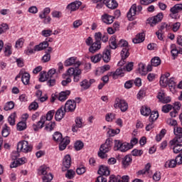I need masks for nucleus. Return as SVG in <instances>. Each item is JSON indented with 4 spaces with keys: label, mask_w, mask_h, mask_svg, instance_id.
<instances>
[{
    "label": "nucleus",
    "mask_w": 182,
    "mask_h": 182,
    "mask_svg": "<svg viewBox=\"0 0 182 182\" xmlns=\"http://www.w3.org/2000/svg\"><path fill=\"white\" fill-rule=\"evenodd\" d=\"M110 47L109 48H106L102 55V58L103 59L104 62L105 63H109V62H110V59H111V50H110Z\"/></svg>",
    "instance_id": "obj_17"
},
{
    "label": "nucleus",
    "mask_w": 182,
    "mask_h": 182,
    "mask_svg": "<svg viewBox=\"0 0 182 182\" xmlns=\"http://www.w3.org/2000/svg\"><path fill=\"white\" fill-rule=\"evenodd\" d=\"M182 141H175L173 144H171V141H169V146L171 149H173V153L175 154H178V153H181L182 151V144H180Z\"/></svg>",
    "instance_id": "obj_9"
},
{
    "label": "nucleus",
    "mask_w": 182,
    "mask_h": 182,
    "mask_svg": "<svg viewBox=\"0 0 182 182\" xmlns=\"http://www.w3.org/2000/svg\"><path fill=\"white\" fill-rule=\"evenodd\" d=\"M75 149L77 150V151H79V150H82L83 149V142L80 141H77L75 144Z\"/></svg>",
    "instance_id": "obj_54"
},
{
    "label": "nucleus",
    "mask_w": 182,
    "mask_h": 182,
    "mask_svg": "<svg viewBox=\"0 0 182 182\" xmlns=\"http://www.w3.org/2000/svg\"><path fill=\"white\" fill-rule=\"evenodd\" d=\"M18 151H23V153H29L32 151V146L29 145V142L27 141H19L17 144Z\"/></svg>",
    "instance_id": "obj_4"
},
{
    "label": "nucleus",
    "mask_w": 182,
    "mask_h": 182,
    "mask_svg": "<svg viewBox=\"0 0 182 182\" xmlns=\"http://www.w3.org/2000/svg\"><path fill=\"white\" fill-rule=\"evenodd\" d=\"M161 64V60H160L159 57H154L151 60V66H159Z\"/></svg>",
    "instance_id": "obj_38"
},
{
    "label": "nucleus",
    "mask_w": 182,
    "mask_h": 182,
    "mask_svg": "<svg viewBox=\"0 0 182 182\" xmlns=\"http://www.w3.org/2000/svg\"><path fill=\"white\" fill-rule=\"evenodd\" d=\"M55 114V110H50L48 112L46 117V120H48V122H50L52 119H53V116Z\"/></svg>",
    "instance_id": "obj_50"
},
{
    "label": "nucleus",
    "mask_w": 182,
    "mask_h": 182,
    "mask_svg": "<svg viewBox=\"0 0 182 182\" xmlns=\"http://www.w3.org/2000/svg\"><path fill=\"white\" fill-rule=\"evenodd\" d=\"M119 133H120V129H109L107 131V134L109 136V137H114V136H116V134H119Z\"/></svg>",
    "instance_id": "obj_37"
},
{
    "label": "nucleus",
    "mask_w": 182,
    "mask_h": 182,
    "mask_svg": "<svg viewBox=\"0 0 182 182\" xmlns=\"http://www.w3.org/2000/svg\"><path fill=\"white\" fill-rule=\"evenodd\" d=\"M66 178H68L69 180H72L73 177H75V171L70 169L67 171V173H65Z\"/></svg>",
    "instance_id": "obj_49"
},
{
    "label": "nucleus",
    "mask_w": 182,
    "mask_h": 182,
    "mask_svg": "<svg viewBox=\"0 0 182 182\" xmlns=\"http://www.w3.org/2000/svg\"><path fill=\"white\" fill-rule=\"evenodd\" d=\"M116 117V114L114 113H108L105 116L106 122H113Z\"/></svg>",
    "instance_id": "obj_47"
},
{
    "label": "nucleus",
    "mask_w": 182,
    "mask_h": 182,
    "mask_svg": "<svg viewBox=\"0 0 182 182\" xmlns=\"http://www.w3.org/2000/svg\"><path fill=\"white\" fill-rule=\"evenodd\" d=\"M63 109L67 113H69V112H75V109H76V102L72 100H68L63 107Z\"/></svg>",
    "instance_id": "obj_8"
},
{
    "label": "nucleus",
    "mask_w": 182,
    "mask_h": 182,
    "mask_svg": "<svg viewBox=\"0 0 182 182\" xmlns=\"http://www.w3.org/2000/svg\"><path fill=\"white\" fill-rule=\"evenodd\" d=\"M17 129L19 132H22V130H25L26 129V123L24 122H20L17 124Z\"/></svg>",
    "instance_id": "obj_53"
},
{
    "label": "nucleus",
    "mask_w": 182,
    "mask_h": 182,
    "mask_svg": "<svg viewBox=\"0 0 182 182\" xmlns=\"http://www.w3.org/2000/svg\"><path fill=\"white\" fill-rule=\"evenodd\" d=\"M161 178V175L160 174V172H155L153 176L154 181H160Z\"/></svg>",
    "instance_id": "obj_63"
},
{
    "label": "nucleus",
    "mask_w": 182,
    "mask_h": 182,
    "mask_svg": "<svg viewBox=\"0 0 182 182\" xmlns=\"http://www.w3.org/2000/svg\"><path fill=\"white\" fill-rule=\"evenodd\" d=\"M69 143H70V140H69V137L67 136L63 139L61 141H60V145H59L60 150L61 151L65 150V149H66Z\"/></svg>",
    "instance_id": "obj_23"
},
{
    "label": "nucleus",
    "mask_w": 182,
    "mask_h": 182,
    "mask_svg": "<svg viewBox=\"0 0 182 182\" xmlns=\"http://www.w3.org/2000/svg\"><path fill=\"white\" fill-rule=\"evenodd\" d=\"M66 114V112H65V109L63 108V106H62L60 109H58L55 115V119L56 122H60L63 117H65V115Z\"/></svg>",
    "instance_id": "obj_15"
},
{
    "label": "nucleus",
    "mask_w": 182,
    "mask_h": 182,
    "mask_svg": "<svg viewBox=\"0 0 182 182\" xmlns=\"http://www.w3.org/2000/svg\"><path fill=\"white\" fill-rule=\"evenodd\" d=\"M181 26V23L180 22H176L173 24V28L172 30L173 32H177L180 29V27Z\"/></svg>",
    "instance_id": "obj_62"
},
{
    "label": "nucleus",
    "mask_w": 182,
    "mask_h": 182,
    "mask_svg": "<svg viewBox=\"0 0 182 182\" xmlns=\"http://www.w3.org/2000/svg\"><path fill=\"white\" fill-rule=\"evenodd\" d=\"M108 151H110V148L107 144H103L101 145L100 151L98 152L99 157H100V159H106V157H107L106 153H108Z\"/></svg>",
    "instance_id": "obj_11"
},
{
    "label": "nucleus",
    "mask_w": 182,
    "mask_h": 182,
    "mask_svg": "<svg viewBox=\"0 0 182 182\" xmlns=\"http://www.w3.org/2000/svg\"><path fill=\"white\" fill-rule=\"evenodd\" d=\"M173 133L176 136L171 140V144L176 143V141H182V128L175 127L173 128Z\"/></svg>",
    "instance_id": "obj_7"
},
{
    "label": "nucleus",
    "mask_w": 182,
    "mask_h": 182,
    "mask_svg": "<svg viewBox=\"0 0 182 182\" xmlns=\"http://www.w3.org/2000/svg\"><path fill=\"white\" fill-rule=\"evenodd\" d=\"M73 65L75 68H79L82 63L80 61H76L75 57H70L68 58L64 63V65L66 67L72 66Z\"/></svg>",
    "instance_id": "obj_10"
},
{
    "label": "nucleus",
    "mask_w": 182,
    "mask_h": 182,
    "mask_svg": "<svg viewBox=\"0 0 182 182\" xmlns=\"http://www.w3.org/2000/svg\"><path fill=\"white\" fill-rule=\"evenodd\" d=\"M1 134L3 137H8L9 136V127L5 125V127L3 129Z\"/></svg>",
    "instance_id": "obj_56"
},
{
    "label": "nucleus",
    "mask_w": 182,
    "mask_h": 182,
    "mask_svg": "<svg viewBox=\"0 0 182 182\" xmlns=\"http://www.w3.org/2000/svg\"><path fill=\"white\" fill-rule=\"evenodd\" d=\"M132 156H134V157H140L141 154H143V150L141 149H134L131 152Z\"/></svg>",
    "instance_id": "obj_46"
},
{
    "label": "nucleus",
    "mask_w": 182,
    "mask_h": 182,
    "mask_svg": "<svg viewBox=\"0 0 182 182\" xmlns=\"http://www.w3.org/2000/svg\"><path fill=\"white\" fill-rule=\"evenodd\" d=\"M55 73H56V69L52 68L48 70V72L47 73V77H48V79H52V77H53V75H55Z\"/></svg>",
    "instance_id": "obj_60"
},
{
    "label": "nucleus",
    "mask_w": 182,
    "mask_h": 182,
    "mask_svg": "<svg viewBox=\"0 0 182 182\" xmlns=\"http://www.w3.org/2000/svg\"><path fill=\"white\" fill-rule=\"evenodd\" d=\"M102 21L107 25H110L114 22V17L109 16L108 14H105L102 16Z\"/></svg>",
    "instance_id": "obj_28"
},
{
    "label": "nucleus",
    "mask_w": 182,
    "mask_h": 182,
    "mask_svg": "<svg viewBox=\"0 0 182 182\" xmlns=\"http://www.w3.org/2000/svg\"><path fill=\"white\" fill-rule=\"evenodd\" d=\"M53 139L55 141H57L58 143H60V141H62V140H63V139H62V134H60V132H55L53 135Z\"/></svg>",
    "instance_id": "obj_40"
},
{
    "label": "nucleus",
    "mask_w": 182,
    "mask_h": 182,
    "mask_svg": "<svg viewBox=\"0 0 182 182\" xmlns=\"http://www.w3.org/2000/svg\"><path fill=\"white\" fill-rule=\"evenodd\" d=\"M98 174H100V176H109L110 171L107 166H101L98 170Z\"/></svg>",
    "instance_id": "obj_25"
},
{
    "label": "nucleus",
    "mask_w": 182,
    "mask_h": 182,
    "mask_svg": "<svg viewBox=\"0 0 182 182\" xmlns=\"http://www.w3.org/2000/svg\"><path fill=\"white\" fill-rule=\"evenodd\" d=\"M45 122H46V117L42 116L41 119L38 122L37 124H33V129L34 132H38L39 129H42L43 127V124H45Z\"/></svg>",
    "instance_id": "obj_18"
},
{
    "label": "nucleus",
    "mask_w": 182,
    "mask_h": 182,
    "mask_svg": "<svg viewBox=\"0 0 182 182\" xmlns=\"http://www.w3.org/2000/svg\"><path fill=\"white\" fill-rule=\"evenodd\" d=\"M67 75L70 77L73 76V82L78 83V82H80V79H82V70L79 68H70L67 70Z\"/></svg>",
    "instance_id": "obj_2"
},
{
    "label": "nucleus",
    "mask_w": 182,
    "mask_h": 182,
    "mask_svg": "<svg viewBox=\"0 0 182 182\" xmlns=\"http://www.w3.org/2000/svg\"><path fill=\"white\" fill-rule=\"evenodd\" d=\"M157 99H159V102L161 103H170V102H171L170 97H166V94L163 90L158 93Z\"/></svg>",
    "instance_id": "obj_14"
},
{
    "label": "nucleus",
    "mask_w": 182,
    "mask_h": 182,
    "mask_svg": "<svg viewBox=\"0 0 182 182\" xmlns=\"http://www.w3.org/2000/svg\"><path fill=\"white\" fill-rule=\"evenodd\" d=\"M145 36L144 33H139L132 40V42L134 43H141V42H144Z\"/></svg>",
    "instance_id": "obj_26"
},
{
    "label": "nucleus",
    "mask_w": 182,
    "mask_h": 182,
    "mask_svg": "<svg viewBox=\"0 0 182 182\" xmlns=\"http://www.w3.org/2000/svg\"><path fill=\"white\" fill-rule=\"evenodd\" d=\"M14 107H15V103H14V102L12 101H10L5 105L4 110H6V112H8V110H12Z\"/></svg>",
    "instance_id": "obj_41"
},
{
    "label": "nucleus",
    "mask_w": 182,
    "mask_h": 182,
    "mask_svg": "<svg viewBox=\"0 0 182 182\" xmlns=\"http://www.w3.org/2000/svg\"><path fill=\"white\" fill-rule=\"evenodd\" d=\"M176 166L177 162L174 159L167 161L164 165L166 168H174Z\"/></svg>",
    "instance_id": "obj_31"
},
{
    "label": "nucleus",
    "mask_w": 182,
    "mask_h": 182,
    "mask_svg": "<svg viewBox=\"0 0 182 182\" xmlns=\"http://www.w3.org/2000/svg\"><path fill=\"white\" fill-rule=\"evenodd\" d=\"M16 117V112L12 113L8 118V122L11 126H15V118Z\"/></svg>",
    "instance_id": "obj_39"
},
{
    "label": "nucleus",
    "mask_w": 182,
    "mask_h": 182,
    "mask_svg": "<svg viewBox=\"0 0 182 182\" xmlns=\"http://www.w3.org/2000/svg\"><path fill=\"white\" fill-rule=\"evenodd\" d=\"M4 53L5 56H11L12 55V44L7 43L4 48Z\"/></svg>",
    "instance_id": "obj_24"
},
{
    "label": "nucleus",
    "mask_w": 182,
    "mask_h": 182,
    "mask_svg": "<svg viewBox=\"0 0 182 182\" xmlns=\"http://www.w3.org/2000/svg\"><path fill=\"white\" fill-rule=\"evenodd\" d=\"M159 119V112L157 111H151L150 117H149V122L154 123V122H156V119Z\"/></svg>",
    "instance_id": "obj_32"
},
{
    "label": "nucleus",
    "mask_w": 182,
    "mask_h": 182,
    "mask_svg": "<svg viewBox=\"0 0 182 182\" xmlns=\"http://www.w3.org/2000/svg\"><path fill=\"white\" fill-rule=\"evenodd\" d=\"M124 68L117 69L116 71L113 73V77H114L115 76H123V75H124Z\"/></svg>",
    "instance_id": "obj_42"
},
{
    "label": "nucleus",
    "mask_w": 182,
    "mask_h": 182,
    "mask_svg": "<svg viewBox=\"0 0 182 182\" xmlns=\"http://www.w3.org/2000/svg\"><path fill=\"white\" fill-rule=\"evenodd\" d=\"M138 72L142 76L147 75V69H146V65H144L143 63H140L139 65Z\"/></svg>",
    "instance_id": "obj_33"
},
{
    "label": "nucleus",
    "mask_w": 182,
    "mask_h": 182,
    "mask_svg": "<svg viewBox=\"0 0 182 182\" xmlns=\"http://www.w3.org/2000/svg\"><path fill=\"white\" fill-rule=\"evenodd\" d=\"M101 48L102 43L95 41L89 48V52H90V53H96V52H97V50H100Z\"/></svg>",
    "instance_id": "obj_19"
},
{
    "label": "nucleus",
    "mask_w": 182,
    "mask_h": 182,
    "mask_svg": "<svg viewBox=\"0 0 182 182\" xmlns=\"http://www.w3.org/2000/svg\"><path fill=\"white\" fill-rule=\"evenodd\" d=\"M49 78L48 77V74L46 73V72H41L40 73V77H39V80L41 82H46V80H48Z\"/></svg>",
    "instance_id": "obj_44"
},
{
    "label": "nucleus",
    "mask_w": 182,
    "mask_h": 182,
    "mask_svg": "<svg viewBox=\"0 0 182 182\" xmlns=\"http://www.w3.org/2000/svg\"><path fill=\"white\" fill-rule=\"evenodd\" d=\"M132 161H133V159H132V156L130 155H127L124 157L122 159V166L124 168L127 167H129L130 164H132Z\"/></svg>",
    "instance_id": "obj_27"
},
{
    "label": "nucleus",
    "mask_w": 182,
    "mask_h": 182,
    "mask_svg": "<svg viewBox=\"0 0 182 182\" xmlns=\"http://www.w3.org/2000/svg\"><path fill=\"white\" fill-rule=\"evenodd\" d=\"M159 83L163 87H166L168 86V80H167V78L165 77L164 75H161Z\"/></svg>",
    "instance_id": "obj_43"
},
{
    "label": "nucleus",
    "mask_w": 182,
    "mask_h": 182,
    "mask_svg": "<svg viewBox=\"0 0 182 182\" xmlns=\"http://www.w3.org/2000/svg\"><path fill=\"white\" fill-rule=\"evenodd\" d=\"M172 108L173 107L171 106V105H166L162 107V112L164 113H168V112H170Z\"/></svg>",
    "instance_id": "obj_58"
},
{
    "label": "nucleus",
    "mask_w": 182,
    "mask_h": 182,
    "mask_svg": "<svg viewBox=\"0 0 182 182\" xmlns=\"http://www.w3.org/2000/svg\"><path fill=\"white\" fill-rule=\"evenodd\" d=\"M166 123L167 124H169V126L177 127V121L176 119H168L166 120Z\"/></svg>",
    "instance_id": "obj_61"
},
{
    "label": "nucleus",
    "mask_w": 182,
    "mask_h": 182,
    "mask_svg": "<svg viewBox=\"0 0 182 182\" xmlns=\"http://www.w3.org/2000/svg\"><path fill=\"white\" fill-rule=\"evenodd\" d=\"M122 144L123 143L120 141V140H114V150L116 151H117V150H120Z\"/></svg>",
    "instance_id": "obj_52"
},
{
    "label": "nucleus",
    "mask_w": 182,
    "mask_h": 182,
    "mask_svg": "<svg viewBox=\"0 0 182 182\" xmlns=\"http://www.w3.org/2000/svg\"><path fill=\"white\" fill-rule=\"evenodd\" d=\"M151 113V109L146 106H144L141 108V114L142 116H149Z\"/></svg>",
    "instance_id": "obj_35"
},
{
    "label": "nucleus",
    "mask_w": 182,
    "mask_h": 182,
    "mask_svg": "<svg viewBox=\"0 0 182 182\" xmlns=\"http://www.w3.org/2000/svg\"><path fill=\"white\" fill-rule=\"evenodd\" d=\"M56 124L55 122H50L45 127V129L48 132H52L55 129Z\"/></svg>",
    "instance_id": "obj_51"
},
{
    "label": "nucleus",
    "mask_w": 182,
    "mask_h": 182,
    "mask_svg": "<svg viewBox=\"0 0 182 182\" xmlns=\"http://www.w3.org/2000/svg\"><path fill=\"white\" fill-rule=\"evenodd\" d=\"M82 121V119L80 117H77L75 119V125H73L72 127V131L74 133H76V132H77V129H80V128L83 127Z\"/></svg>",
    "instance_id": "obj_21"
},
{
    "label": "nucleus",
    "mask_w": 182,
    "mask_h": 182,
    "mask_svg": "<svg viewBox=\"0 0 182 182\" xmlns=\"http://www.w3.org/2000/svg\"><path fill=\"white\" fill-rule=\"evenodd\" d=\"M69 95H70V90L63 91L60 92L58 95V100H60V102H65V100L68 99V96H69Z\"/></svg>",
    "instance_id": "obj_29"
},
{
    "label": "nucleus",
    "mask_w": 182,
    "mask_h": 182,
    "mask_svg": "<svg viewBox=\"0 0 182 182\" xmlns=\"http://www.w3.org/2000/svg\"><path fill=\"white\" fill-rule=\"evenodd\" d=\"M102 54H97L95 56L91 57V61L93 62V63H97V62L102 60Z\"/></svg>",
    "instance_id": "obj_45"
},
{
    "label": "nucleus",
    "mask_w": 182,
    "mask_h": 182,
    "mask_svg": "<svg viewBox=\"0 0 182 182\" xmlns=\"http://www.w3.org/2000/svg\"><path fill=\"white\" fill-rule=\"evenodd\" d=\"M109 47L111 49H117V48H122L121 57L122 60L119 62L118 65L122 66L126 62V59L130 55V46H129V43L126 40L121 39L118 43L116 41V36H112L109 41Z\"/></svg>",
    "instance_id": "obj_1"
},
{
    "label": "nucleus",
    "mask_w": 182,
    "mask_h": 182,
    "mask_svg": "<svg viewBox=\"0 0 182 182\" xmlns=\"http://www.w3.org/2000/svg\"><path fill=\"white\" fill-rule=\"evenodd\" d=\"M23 46V38H19L18 41L16 42L15 48L16 49H21Z\"/></svg>",
    "instance_id": "obj_55"
},
{
    "label": "nucleus",
    "mask_w": 182,
    "mask_h": 182,
    "mask_svg": "<svg viewBox=\"0 0 182 182\" xmlns=\"http://www.w3.org/2000/svg\"><path fill=\"white\" fill-rule=\"evenodd\" d=\"M137 12V6L136 4L132 6L127 13V18L129 21H134L136 19V13Z\"/></svg>",
    "instance_id": "obj_13"
},
{
    "label": "nucleus",
    "mask_w": 182,
    "mask_h": 182,
    "mask_svg": "<svg viewBox=\"0 0 182 182\" xmlns=\"http://www.w3.org/2000/svg\"><path fill=\"white\" fill-rule=\"evenodd\" d=\"M29 80H31V75L26 72L23 73L21 74V81L23 85H29Z\"/></svg>",
    "instance_id": "obj_30"
},
{
    "label": "nucleus",
    "mask_w": 182,
    "mask_h": 182,
    "mask_svg": "<svg viewBox=\"0 0 182 182\" xmlns=\"http://www.w3.org/2000/svg\"><path fill=\"white\" fill-rule=\"evenodd\" d=\"M181 11L182 4H176L170 9L171 14H169V16H171L172 19H177V18H178V14H177L181 12Z\"/></svg>",
    "instance_id": "obj_5"
},
{
    "label": "nucleus",
    "mask_w": 182,
    "mask_h": 182,
    "mask_svg": "<svg viewBox=\"0 0 182 182\" xmlns=\"http://www.w3.org/2000/svg\"><path fill=\"white\" fill-rule=\"evenodd\" d=\"M49 171V167L43 165L38 168V173L40 176H48V174H51Z\"/></svg>",
    "instance_id": "obj_22"
},
{
    "label": "nucleus",
    "mask_w": 182,
    "mask_h": 182,
    "mask_svg": "<svg viewBox=\"0 0 182 182\" xmlns=\"http://www.w3.org/2000/svg\"><path fill=\"white\" fill-rule=\"evenodd\" d=\"M163 13H159L156 16L149 18L146 21V23H149L150 26H156L157 23L161 22L163 20Z\"/></svg>",
    "instance_id": "obj_6"
},
{
    "label": "nucleus",
    "mask_w": 182,
    "mask_h": 182,
    "mask_svg": "<svg viewBox=\"0 0 182 182\" xmlns=\"http://www.w3.org/2000/svg\"><path fill=\"white\" fill-rule=\"evenodd\" d=\"M9 29V27L8 26V24L6 23H3L0 25V35L1 33H4V32H6Z\"/></svg>",
    "instance_id": "obj_57"
},
{
    "label": "nucleus",
    "mask_w": 182,
    "mask_h": 182,
    "mask_svg": "<svg viewBox=\"0 0 182 182\" xmlns=\"http://www.w3.org/2000/svg\"><path fill=\"white\" fill-rule=\"evenodd\" d=\"M114 107V109H120L122 112H126L129 109V105L126 100L117 97L115 99Z\"/></svg>",
    "instance_id": "obj_3"
},
{
    "label": "nucleus",
    "mask_w": 182,
    "mask_h": 182,
    "mask_svg": "<svg viewBox=\"0 0 182 182\" xmlns=\"http://www.w3.org/2000/svg\"><path fill=\"white\" fill-rule=\"evenodd\" d=\"M80 86L82 87V90H87V89L90 88L89 80L86 79L83 80L80 82Z\"/></svg>",
    "instance_id": "obj_34"
},
{
    "label": "nucleus",
    "mask_w": 182,
    "mask_h": 182,
    "mask_svg": "<svg viewBox=\"0 0 182 182\" xmlns=\"http://www.w3.org/2000/svg\"><path fill=\"white\" fill-rule=\"evenodd\" d=\"M103 4L109 9H116L118 6L117 1L114 0H104Z\"/></svg>",
    "instance_id": "obj_20"
},
{
    "label": "nucleus",
    "mask_w": 182,
    "mask_h": 182,
    "mask_svg": "<svg viewBox=\"0 0 182 182\" xmlns=\"http://www.w3.org/2000/svg\"><path fill=\"white\" fill-rule=\"evenodd\" d=\"M130 149H132V145H130V144L129 143L124 142L121 145L119 151H122V152L127 151V150H130Z\"/></svg>",
    "instance_id": "obj_36"
},
{
    "label": "nucleus",
    "mask_w": 182,
    "mask_h": 182,
    "mask_svg": "<svg viewBox=\"0 0 182 182\" xmlns=\"http://www.w3.org/2000/svg\"><path fill=\"white\" fill-rule=\"evenodd\" d=\"M63 167L62 168L63 171H66L68 168H70V166L72 165V158H70V155L67 154L65 156L63 160Z\"/></svg>",
    "instance_id": "obj_12"
},
{
    "label": "nucleus",
    "mask_w": 182,
    "mask_h": 182,
    "mask_svg": "<svg viewBox=\"0 0 182 182\" xmlns=\"http://www.w3.org/2000/svg\"><path fill=\"white\" fill-rule=\"evenodd\" d=\"M80 5H82V3L80 1H73L67 6L66 9H68V11H70V12H73L75 11H77Z\"/></svg>",
    "instance_id": "obj_16"
},
{
    "label": "nucleus",
    "mask_w": 182,
    "mask_h": 182,
    "mask_svg": "<svg viewBox=\"0 0 182 182\" xmlns=\"http://www.w3.org/2000/svg\"><path fill=\"white\" fill-rule=\"evenodd\" d=\"M38 107H39V105L38 104V102L34 101L29 105L28 109L29 110H36Z\"/></svg>",
    "instance_id": "obj_59"
},
{
    "label": "nucleus",
    "mask_w": 182,
    "mask_h": 182,
    "mask_svg": "<svg viewBox=\"0 0 182 182\" xmlns=\"http://www.w3.org/2000/svg\"><path fill=\"white\" fill-rule=\"evenodd\" d=\"M53 31L50 29L48 30H43L41 31V35L42 36H44V38H48V36H50L51 35H53Z\"/></svg>",
    "instance_id": "obj_48"
},
{
    "label": "nucleus",
    "mask_w": 182,
    "mask_h": 182,
    "mask_svg": "<svg viewBox=\"0 0 182 182\" xmlns=\"http://www.w3.org/2000/svg\"><path fill=\"white\" fill-rule=\"evenodd\" d=\"M42 60L44 63H46V62H49V60H50V55L48 53H46L43 56Z\"/></svg>",
    "instance_id": "obj_64"
}]
</instances>
